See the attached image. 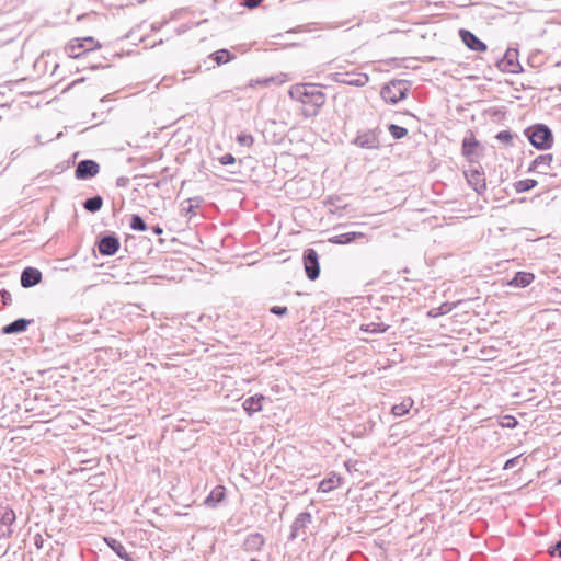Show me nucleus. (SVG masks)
Instances as JSON below:
<instances>
[{"label": "nucleus", "instance_id": "obj_1", "mask_svg": "<svg viewBox=\"0 0 561 561\" xmlns=\"http://www.w3.org/2000/svg\"><path fill=\"white\" fill-rule=\"evenodd\" d=\"M288 95L311 108H304L301 114L309 118L316 117L320 108L325 104L327 95L316 83H297L290 87Z\"/></svg>", "mask_w": 561, "mask_h": 561}, {"label": "nucleus", "instance_id": "obj_2", "mask_svg": "<svg viewBox=\"0 0 561 561\" xmlns=\"http://www.w3.org/2000/svg\"><path fill=\"white\" fill-rule=\"evenodd\" d=\"M524 135L530 145L537 150H548L553 146V133L542 123H537L524 129Z\"/></svg>", "mask_w": 561, "mask_h": 561}, {"label": "nucleus", "instance_id": "obj_3", "mask_svg": "<svg viewBox=\"0 0 561 561\" xmlns=\"http://www.w3.org/2000/svg\"><path fill=\"white\" fill-rule=\"evenodd\" d=\"M411 81L392 79L380 89L381 99L388 104H397L409 95Z\"/></svg>", "mask_w": 561, "mask_h": 561}, {"label": "nucleus", "instance_id": "obj_4", "mask_svg": "<svg viewBox=\"0 0 561 561\" xmlns=\"http://www.w3.org/2000/svg\"><path fill=\"white\" fill-rule=\"evenodd\" d=\"M382 130L379 126L374 128L358 129L356 136L351 140V144L367 150H379L381 148L380 137Z\"/></svg>", "mask_w": 561, "mask_h": 561}, {"label": "nucleus", "instance_id": "obj_5", "mask_svg": "<svg viewBox=\"0 0 561 561\" xmlns=\"http://www.w3.org/2000/svg\"><path fill=\"white\" fill-rule=\"evenodd\" d=\"M461 154L471 165L479 163V158L484 154V146L476 138L471 129L466 131L461 141Z\"/></svg>", "mask_w": 561, "mask_h": 561}, {"label": "nucleus", "instance_id": "obj_6", "mask_svg": "<svg viewBox=\"0 0 561 561\" xmlns=\"http://www.w3.org/2000/svg\"><path fill=\"white\" fill-rule=\"evenodd\" d=\"M94 245L102 256H113L121 248V240L116 232L105 230L96 236Z\"/></svg>", "mask_w": 561, "mask_h": 561}, {"label": "nucleus", "instance_id": "obj_7", "mask_svg": "<svg viewBox=\"0 0 561 561\" xmlns=\"http://www.w3.org/2000/svg\"><path fill=\"white\" fill-rule=\"evenodd\" d=\"M84 43H91V45H94V48H101L102 45L99 41H96L92 36H87L82 38H73L71 39L66 46H65V53L73 59H81L87 54L91 51V49H84Z\"/></svg>", "mask_w": 561, "mask_h": 561}, {"label": "nucleus", "instance_id": "obj_8", "mask_svg": "<svg viewBox=\"0 0 561 561\" xmlns=\"http://www.w3.org/2000/svg\"><path fill=\"white\" fill-rule=\"evenodd\" d=\"M497 69L502 72L519 73L524 69L518 60V49L508 47L504 56L495 62Z\"/></svg>", "mask_w": 561, "mask_h": 561}, {"label": "nucleus", "instance_id": "obj_9", "mask_svg": "<svg viewBox=\"0 0 561 561\" xmlns=\"http://www.w3.org/2000/svg\"><path fill=\"white\" fill-rule=\"evenodd\" d=\"M302 264L309 280H316L320 276L319 254L313 248H307L302 252Z\"/></svg>", "mask_w": 561, "mask_h": 561}, {"label": "nucleus", "instance_id": "obj_10", "mask_svg": "<svg viewBox=\"0 0 561 561\" xmlns=\"http://www.w3.org/2000/svg\"><path fill=\"white\" fill-rule=\"evenodd\" d=\"M477 164V167L465 170L463 175L468 185L472 187L478 195H482L486 191V180L483 168L479 163Z\"/></svg>", "mask_w": 561, "mask_h": 561}, {"label": "nucleus", "instance_id": "obj_11", "mask_svg": "<svg viewBox=\"0 0 561 561\" xmlns=\"http://www.w3.org/2000/svg\"><path fill=\"white\" fill-rule=\"evenodd\" d=\"M313 517L310 512H301L297 515L290 526V533L287 537L288 541H294L299 536H306L309 525L312 524Z\"/></svg>", "mask_w": 561, "mask_h": 561}, {"label": "nucleus", "instance_id": "obj_12", "mask_svg": "<svg viewBox=\"0 0 561 561\" xmlns=\"http://www.w3.org/2000/svg\"><path fill=\"white\" fill-rule=\"evenodd\" d=\"M100 164L93 159H83L76 164L75 178L79 181H87L95 178L100 172Z\"/></svg>", "mask_w": 561, "mask_h": 561}, {"label": "nucleus", "instance_id": "obj_13", "mask_svg": "<svg viewBox=\"0 0 561 561\" xmlns=\"http://www.w3.org/2000/svg\"><path fill=\"white\" fill-rule=\"evenodd\" d=\"M458 34L461 42L468 49L477 53H484L488 50V45L471 31L467 28H460Z\"/></svg>", "mask_w": 561, "mask_h": 561}, {"label": "nucleus", "instance_id": "obj_14", "mask_svg": "<svg viewBox=\"0 0 561 561\" xmlns=\"http://www.w3.org/2000/svg\"><path fill=\"white\" fill-rule=\"evenodd\" d=\"M265 543L266 539L263 534L251 533L244 538L243 542L241 543V549L248 553L260 552Z\"/></svg>", "mask_w": 561, "mask_h": 561}, {"label": "nucleus", "instance_id": "obj_15", "mask_svg": "<svg viewBox=\"0 0 561 561\" xmlns=\"http://www.w3.org/2000/svg\"><path fill=\"white\" fill-rule=\"evenodd\" d=\"M43 279L42 272L33 266L23 268L20 276V284L23 288H31L38 285Z\"/></svg>", "mask_w": 561, "mask_h": 561}, {"label": "nucleus", "instance_id": "obj_16", "mask_svg": "<svg viewBox=\"0 0 561 561\" xmlns=\"http://www.w3.org/2000/svg\"><path fill=\"white\" fill-rule=\"evenodd\" d=\"M334 79L336 82H341V83H344L347 85H353V87H364L369 81V77L366 73H350V72H345V73L336 72L334 75Z\"/></svg>", "mask_w": 561, "mask_h": 561}, {"label": "nucleus", "instance_id": "obj_17", "mask_svg": "<svg viewBox=\"0 0 561 561\" xmlns=\"http://www.w3.org/2000/svg\"><path fill=\"white\" fill-rule=\"evenodd\" d=\"M34 323V319L18 318L14 321L3 325L1 333L3 335L20 334L27 330L28 325Z\"/></svg>", "mask_w": 561, "mask_h": 561}, {"label": "nucleus", "instance_id": "obj_18", "mask_svg": "<svg viewBox=\"0 0 561 561\" xmlns=\"http://www.w3.org/2000/svg\"><path fill=\"white\" fill-rule=\"evenodd\" d=\"M358 240L367 241L366 234L363 232L350 231V232H344L341 234L332 236L328 239V242H330L332 244L346 245V244L356 242Z\"/></svg>", "mask_w": 561, "mask_h": 561}, {"label": "nucleus", "instance_id": "obj_19", "mask_svg": "<svg viewBox=\"0 0 561 561\" xmlns=\"http://www.w3.org/2000/svg\"><path fill=\"white\" fill-rule=\"evenodd\" d=\"M226 488L221 484H218L205 497L204 505L208 508H216L221 502L226 500Z\"/></svg>", "mask_w": 561, "mask_h": 561}, {"label": "nucleus", "instance_id": "obj_20", "mask_svg": "<svg viewBox=\"0 0 561 561\" xmlns=\"http://www.w3.org/2000/svg\"><path fill=\"white\" fill-rule=\"evenodd\" d=\"M265 400L266 397L261 393L250 396L242 403L243 410L249 416H252L254 413L261 412L263 410V402Z\"/></svg>", "mask_w": 561, "mask_h": 561}, {"label": "nucleus", "instance_id": "obj_21", "mask_svg": "<svg viewBox=\"0 0 561 561\" xmlns=\"http://www.w3.org/2000/svg\"><path fill=\"white\" fill-rule=\"evenodd\" d=\"M106 546L123 561H135L134 558L126 551L124 545L116 538L105 536L103 537Z\"/></svg>", "mask_w": 561, "mask_h": 561}, {"label": "nucleus", "instance_id": "obj_22", "mask_svg": "<svg viewBox=\"0 0 561 561\" xmlns=\"http://www.w3.org/2000/svg\"><path fill=\"white\" fill-rule=\"evenodd\" d=\"M553 161L552 153L539 154L535 158L528 167L527 172H538L546 174L545 169L549 168L551 162Z\"/></svg>", "mask_w": 561, "mask_h": 561}, {"label": "nucleus", "instance_id": "obj_23", "mask_svg": "<svg viewBox=\"0 0 561 561\" xmlns=\"http://www.w3.org/2000/svg\"><path fill=\"white\" fill-rule=\"evenodd\" d=\"M535 279V274L531 272L519 271L514 274L507 285L515 288H525L529 286Z\"/></svg>", "mask_w": 561, "mask_h": 561}, {"label": "nucleus", "instance_id": "obj_24", "mask_svg": "<svg viewBox=\"0 0 561 561\" xmlns=\"http://www.w3.org/2000/svg\"><path fill=\"white\" fill-rule=\"evenodd\" d=\"M341 483H342V478L339 474L333 472L329 477L322 479L319 482L318 491L328 493V492H331V491L335 490L336 488H339L341 485Z\"/></svg>", "mask_w": 561, "mask_h": 561}, {"label": "nucleus", "instance_id": "obj_25", "mask_svg": "<svg viewBox=\"0 0 561 561\" xmlns=\"http://www.w3.org/2000/svg\"><path fill=\"white\" fill-rule=\"evenodd\" d=\"M209 58L214 60L217 66L225 65L236 59V55L226 48L218 49L209 55Z\"/></svg>", "mask_w": 561, "mask_h": 561}, {"label": "nucleus", "instance_id": "obj_26", "mask_svg": "<svg viewBox=\"0 0 561 561\" xmlns=\"http://www.w3.org/2000/svg\"><path fill=\"white\" fill-rule=\"evenodd\" d=\"M82 206L83 208L91 213V214H95L98 213L99 210H101L102 206H103V197L101 195H94L92 197H88L83 203H82Z\"/></svg>", "mask_w": 561, "mask_h": 561}, {"label": "nucleus", "instance_id": "obj_27", "mask_svg": "<svg viewBox=\"0 0 561 561\" xmlns=\"http://www.w3.org/2000/svg\"><path fill=\"white\" fill-rule=\"evenodd\" d=\"M412 407L413 400L410 397H408L404 398L400 403L393 404L391 408V413L394 416H403L409 413Z\"/></svg>", "mask_w": 561, "mask_h": 561}, {"label": "nucleus", "instance_id": "obj_28", "mask_svg": "<svg viewBox=\"0 0 561 561\" xmlns=\"http://www.w3.org/2000/svg\"><path fill=\"white\" fill-rule=\"evenodd\" d=\"M204 202V198L202 196H195L192 198H188L185 201L187 203V206H182L181 213L185 216L188 214L195 215V209L199 208L202 203Z\"/></svg>", "mask_w": 561, "mask_h": 561}, {"label": "nucleus", "instance_id": "obj_29", "mask_svg": "<svg viewBox=\"0 0 561 561\" xmlns=\"http://www.w3.org/2000/svg\"><path fill=\"white\" fill-rule=\"evenodd\" d=\"M538 185V181L535 179H525L516 181L513 186L517 193L528 192Z\"/></svg>", "mask_w": 561, "mask_h": 561}, {"label": "nucleus", "instance_id": "obj_30", "mask_svg": "<svg viewBox=\"0 0 561 561\" xmlns=\"http://www.w3.org/2000/svg\"><path fill=\"white\" fill-rule=\"evenodd\" d=\"M389 328L390 327L388 324L382 322H370L367 324H362L360 330L373 334H379L387 332Z\"/></svg>", "mask_w": 561, "mask_h": 561}, {"label": "nucleus", "instance_id": "obj_31", "mask_svg": "<svg viewBox=\"0 0 561 561\" xmlns=\"http://www.w3.org/2000/svg\"><path fill=\"white\" fill-rule=\"evenodd\" d=\"M285 77H286V75L280 73V75H279V76H277V77H266V78H264V79H256V80H253V79H252V80H250V82H249V87H252V88H253V87L259 85V84H260V85L267 87L268 84L274 83V82L283 83V82H285V79H283V78H285Z\"/></svg>", "mask_w": 561, "mask_h": 561}, {"label": "nucleus", "instance_id": "obj_32", "mask_svg": "<svg viewBox=\"0 0 561 561\" xmlns=\"http://www.w3.org/2000/svg\"><path fill=\"white\" fill-rule=\"evenodd\" d=\"M129 227L134 231H146L148 226L144 218L138 214H133L129 219Z\"/></svg>", "mask_w": 561, "mask_h": 561}, {"label": "nucleus", "instance_id": "obj_33", "mask_svg": "<svg viewBox=\"0 0 561 561\" xmlns=\"http://www.w3.org/2000/svg\"><path fill=\"white\" fill-rule=\"evenodd\" d=\"M388 130L394 140H400L408 136V129L397 124H389Z\"/></svg>", "mask_w": 561, "mask_h": 561}, {"label": "nucleus", "instance_id": "obj_34", "mask_svg": "<svg viewBox=\"0 0 561 561\" xmlns=\"http://www.w3.org/2000/svg\"><path fill=\"white\" fill-rule=\"evenodd\" d=\"M15 513L12 508L4 507L3 512L0 513V524L5 525L11 528L12 524L15 522Z\"/></svg>", "mask_w": 561, "mask_h": 561}, {"label": "nucleus", "instance_id": "obj_35", "mask_svg": "<svg viewBox=\"0 0 561 561\" xmlns=\"http://www.w3.org/2000/svg\"><path fill=\"white\" fill-rule=\"evenodd\" d=\"M514 137H516V135L514 133H512L511 130H501L495 135V139H497L499 141H501L507 146H511V147L514 146V144H513Z\"/></svg>", "mask_w": 561, "mask_h": 561}, {"label": "nucleus", "instance_id": "obj_36", "mask_svg": "<svg viewBox=\"0 0 561 561\" xmlns=\"http://www.w3.org/2000/svg\"><path fill=\"white\" fill-rule=\"evenodd\" d=\"M236 141L240 146L250 148L254 144V138H253V136L251 134H248L245 131H241L240 134L237 135Z\"/></svg>", "mask_w": 561, "mask_h": 561}, {"label": "nucleus", "instance_id": "obj_37", "mask_svg": "<svg viewBox=\"0 0 561 561\" xmlns=\"http://www.w3.org/2000/svg\"><path fill=\"white\" fill-rule=\"evenodd\" d=\"M499 425L503 428H515L518 425V421L515 416L506 414L501 417Z\"/></svg>", "mask_w": 561, "mask_h": 561}, {"label": "nucleus", "instance_id": "obj_38", "mask_svg": "<svg viewBox=\"0 0 561 561\" xmlns=\"http://www.w3.org/2000/svg\"><path fill=\"white\" fill-rule=\"evenodd\" d=\"M528 65L533 68H538L542 64V58L540 53H533L527 60Z\"/></svg>", "mask_w": 561, "mask_h": 561}, {"label": "nucleus", "instance_id": "obj_39", "mask_svg": "<svg viewBox=\"0 0 561 561\" xmlns=\"http://www.w3.org/2000/svg\"><path fill=\"white\" fill-rule=\"evenodd\" d=\"M218 161L221 165H233L236 163V158L232 153H226L219 157Z\"/></svg>", "mask_w": 561, "mask_h": 561}, {"label": "nucleus", "instance_id": "obj_40", "mask_svg": "<svg viewBox=\"0 0 561 561\" xmlns=\"http://www.w3.org/2000/svg\"><path fill=\"white\" fill-rule=\"evenodd\" d=\"M0 300L3 306H10L12 304L11 293L5 288L0 289Z\"/></svg>", "mask_w": 561, "mask_h": 561}, {"label": "nucleus", "instance_id": "obj_41", "mask_svg": "<svg viewBox=\"0 0 561 561\" xmlns=\"http://www.w3.org/2000/svg\"><path fill=\"white\" fill-rule=\"evenodd\" d=\"M270 312L277 317H284L288 313V308L286 306H272Z\"/></svg>", "mask_w": 561, "mask_h": 561}, {"label": "nucleus", "instance_id": "obj_42", "mask_svg": "<svg viewBox=\"0 0 561 561\" xmlns=\"http://www.w3.org/2000/svg\"><path fill=\"white\" fill-rule=\"evenodd\" d=\"M520 457H522V455H518L516 457L507 459L503 466V469L504 470L514 469L519 463Z\"/></svg>", "mask_w": 561, "mask_h": 561}, {"label": "nucleus", "instance_id": "obj_43", "mask_svg": "<svg viewBox=\"0 0 561 561\" xmlns=\"http://www.w3.org/2000/svg\"><path fill=\"white\" fill-rule=\"evenodd\" d=\"M367 434V427L366 425L358 424L355 425L354 430L352 431V435L354 437H363Z\"/></svg>", "mask_w": 561, "mask_h": 561}, {"label": "nucleus", "instance_id": "obj_44", "mask_svg": "<svg viewBox=\"0 0 561 561\" xmlns=\"http://www.w3.org/2000/svg\"><path fill=\"white\" fill-rule=\"evenodd\" d=\"M262 0H240V4L248 9H255L261 4Z\"/></svg>", "mask_w": 561, "mask_h": 561}, {"label": "nucleus", "instance_id": "obj_45", "mask_svg": "<svg viewBox=\"0 0 561 561\" xmlns=\"http://www.w3.org/2000/svg\"><path fill=\"white\" fill-rule=\"evenodd\" d=\"M12 533L13 530L10 527L0 524V539L10 537Z\"/></svg>", "mask_w": 561, "mask_h": 561}, {"label": "nucleus", "instance_id": "obj_46", "mask_svg": "<svg viewBox=\"0 0 561 561\" xmlns=\"http://www.w3.org/2000/svg\"><path fill=\"white\" fill-rule=\"evenodd\" d=\"M129 184V178L127 176H118L116 179V186L117 187H126Z\"/></svg>", "mask_w": 561, "mask_h": 561}, {"label": "nucleus", "instance_id": "obj_47", "mask_svg": "<svg viewBox=\"0 0 561 561\" xmlns=\"http://www.w3.org/2000/svg\"><path fill=\"white\" fill-rule=\"evenodd\" d=\"M84 81H85V78H84V77L79 78V79H76L75 81H72V82H71V83H70V84L65 89V91H68V90H70L72 87H75V85H77V84H79V83H82V82H84Z\"/></svg>", "mask_w": 561, "mask_h": 561}, {"label": "nucleus", "instance_id": "obj_48", "mask_svg": "<svg viewBox=\"0 0 561 561\" xmlns=\"http://www.w3.org/2000/svg\"><path fill=\"white\" fill-rule=\"evenodd\" d=\"M151 231L156 236H160L163 233V229L159 225L152 226Z\"/></svg>", "mask_w": 561, "mask_h": 561}, {"label": "nucleus", "instance_id": "obj_49", "mask_svg": "<svg viewBox=\"0 0 561 561\" xmlns=\"http://www.w3.org/2000/svg\"><path fill=\"white\" fill-rule=\"evenodd\" d=\"M448 311H450V307L447 306V304H443L439 308H438V313L439 314H445L447 313Z\"/></svg>", "mask_w": 561, "mask_h": 561}, {"label": "nucleus", "instance_id": "obj_50", "mask_svg": "<svg viewBox=\"0 0 561 561\" xmlns=\"http://www.w3.org/2000/svg\"><path fill=\"white\" fill-rule=\"evenodd\" d=\"M35 546L41 549L43 547V538L41 535H36L35 537Z\"/></svg>", "mask_w": 561, "mask_h": 561}, {"label": "nucleus", "instance_id": "obj_51", "mask_svg": "<svg viewBox=\"0 0 561 561\" xmlns=\"http://www.w3.org/2000/svg\"><path fill=\"white\" fill-rule=\"evenodd\" d=\"M302 31V26H297V27H294V28H290L288 31H286V33H297V32H300Z\"/></svg>", "mask_w": 561, "mask_h": 561}, {"label": "nucleus", "instance_id": "obj_52", "mask_svg": "<svg viewBox=\"0 0 561 561\" xmlns=\"http://www.w3.org/2000/svg\"><path fill=\"white\" fill-rule=\"evenodd\" d=\"M100 67H102L101 64H95V65L90 66L89 69L95 70V69H99Z\"/></svg>", "mask_w": 561, "mask_h": 561}, {"label": "nucleus", "instance_id": "obj_53", "mask_svg": "<svg viewBox=\"0 0 561 561\" xmlns=\"http://www.w3.org/2000/svg\"><path fill=\"white\" fill-rule=\"evenodd\" d=\"M88 44H89V43H84V48H82V50H84V49H91V51H92V50H95V49H96V48H94V45H93L92 47H88Z\"/></svg>", "mask_w": 561, "mask_h": 561}, {"label": "nucleus", "instance_id": "obj_54", "mask_svg": "<svg viewBox=\"0 0 561 561\" xmlns=\"http://www.w3.org/2000/svg\"><path fill=\"white\" fill-rule=\"evenodd\" d=\"M151 185L154 186L156 188H159L161 186V181H157V182L152 183Z\"/></svg>", "mask_w": 561, "mask_h": 561}, {"label": "nucleus", "instance_id": "obj_55", "mask_svg": "<svg viewBox=\"0 0 561 561\" xmlns=\"http://www.w3.org/2000/svg\"><path fill=\"white\" fill-rule=\"evenodd\" d=\"M118 211H119V209L116 208L115 205H113V216L114 217L117 215Z\"/></svg>", "mask_w": 561, "mask_h": 561}, {"label": "nucleus", "instance_id": "obj_56", "mask_svg": "<svg viewBox=\"0 0 561 561\" xmlns=\"http://www.w3.org/2000/svg\"><path fill=\"white\" fill-rule=\"evenodd\" d=\"M397 59L396 58H390L386 61L387 65H391L393 61H396Z\"/></svg>", "mask_w": 561, "mask_h": 561}, {"label": "nucleus", "instance_id": "obj_57", "mask_svg": "<svg viewBox=\"0 0 561 561\" xmlns=\"http://www.w3.org/2000/svg\"><path fill=\"white\" fill-rule=\"evenodd\" d=\"M111 94H107L101 99V102H105L106 100H110Z\"/></svg>", "mask_w": 561, "mask_h": 561}, {"label": "nucleus", "instance_id": "obj_58", "mask_svg": "<svg viewBox=\"0 0 561 561\" xmlns=\"http://www.w3.org/2000/svg\"><path fill=\"white\" fill-rule=\"evenodd\" d=\"M161 26H162V25H159V26H158V25H156V24H152V30H154V31H156V30H159Z\"/></svg>", "mask_w": 561, "mask_h": 561}, {"label": "nucleus", "instance_id": "obj_59", "mask_svg": "<svg viewBox=\"0 0 561 561\" xmlns=\"http://www.w3.org/2000/svg\"><path fill=\"white\" fill-rule=\"evenodd\" d=\"M369 424H370L369 431H371V430H373V427H374V425H375V422H371V421H370V422H369Z\"/></svg>", "mask_w": 561, "mask_h": 561}, {"label": "nucleus", "instance_id": "obj_60", "mask_svg": "<svg viewBox=\"0 0 561 561\" xmlns=\"http://www.w3.org/2000/svg\"><path fill=\"white\" fill-rule=\"evenodd\" d=\"M404 114L415 117L411 112L405 111Z\"/></svg>", "mask_w": 561, "mask_h": 561}, {"label": "nucleus", "instance_id": "obj_61", "mask_svg": "<svg viewBox=\"0 0 561 561\" xmlns=\"http://www.w3.org/2000/svg\"><path fill=\"white\" fill-rule=\"evenodd\" d=\"M135 178L137 179V178H149V176L146 174H142V175H136Z\"/></svg>", "mask_w": 561, "mask_h": 561}, {"label": "nucleus", "instance_id": "obj_62", "mask_svg": "<svg viewBox=\"0 0 561 561\" xmlns=\"http://www.w3.org/2000/svg\"><path fill=\"white\" fill-rule=\"evenodd\" d=\"M249 561H261V560H259L256 558H251Z\"/></svg>", "mask_w": 561, "mask_h": 561}, {"label": "nucleus", "instance_id": "obj_63", "mask_svg": "<svg viewBox=\"0 0 561 561\" xmlns=\"http://www.w3.org/2000/svg\"><path fill=\"white\" fill-rule=\"evenodd\" d=\"M289 46H298V44L297 43H291V44H289Z\"/></svg>", "mask_w": 561, "mask_h": 561}, {"label": "nucleus", "instance_id": "obj_64", "mask_svg": "<svg viewBox=\"0 0 561 561\" xmlns=\"http://www.w3.org/2000/svg\"><path fill=\"white\" fill-rule=\"evenodd\" d=\"M558 484H561V478L558 480Z\"/></svg>", "mask_w": 561, "mask_h": 561}]
</instances>
